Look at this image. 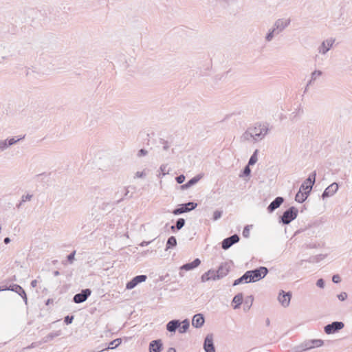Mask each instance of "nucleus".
Here are the masks:
<instances>
[{
  "mask_svg": "<svg viewBox=\"0 0 352 352\" xmlns=\"http://www.w3.org/2000/svg\"><path fill=\"white\" fill-rule=\"evenodd\" d=\"M36 285H37V280H32L31 282V286L32 287H36Z\"/></svg>",
  "mask_w": 352,
  "mask_h": 352,
  "instance_id": "6e6d98bb",
  "label": "nucleus"
},
{
  "mask_svg": "<svg viewBox=\"0 0 352 352\" xmlns=\"http://www.w3.org/2000/svg\"><path fill=\"white\" fill-rule=\"evenodd\" d=\"M201 263L199 258H195L192 262L188 263L180 267L181 270L190 271L197 267Z\"/></svg>",
  "mask_w": 352,
  "mask_h": 352,
  "instance_id": "6ab92c4d",
  "label": "nucleus"
},
{
  "mask_svg": "<svg viewBox=\"0 0 352 352\" xmlns=\"http://www.w3.org/2000/svg\"><path fill=\"white\" fill-rule=\"evenodd\" d=\"M75 254H76V251L74 250L70 254H69L67 256V261L69 262V263H73V261L74 260Z\"/></svg>",
  "mask_w": 352,
  "mask_h": 352,
  "instance_id": "37998d69",
  "label": "nucleus"
},
{
  "mask_svg": "<svg viewBox=\"0 0 352 352\" xmlns=\"http://www.w3.org/2000/svg\"><path fill=\"white\" fill-rule=\"evenodd\" d=\"M347 298V294L346 292H341L340 294L338 295V298L341 300L344 301Z\"/></svg>",
  "mask_w": 352,
  "mask_h": 352,
  "instance_id": "c03bdc74",
  "label": "nucleus"
},
{
  "mask_svg": "<svg viewBox=\"0 0 352 352\" xmlns=\"http://www.w3.org/2000/svg\"><path fill=\"white\" fill-rule=\"evenodd\" d=\"M147 175L146 169H144L142 171H137L135 173L134 178H145Z\"/></svg>",
  "mask_w": 352,
  "mask_h": 352,
  "instance_id": "e433bc0d",
  "label": "nucleus"
},
{
  "mask_svg": "<svg viewBox=\"0 0 352 352\" xmlns=\"http://www.w3.org/2000/svg\"><path fill=\"white\" fill-rule=\"evenodd\" d=\"M250 234V230L248 228V226H245L243 231V235L244 237L248 238Z\"/></svg>",
  "mask_w": 352,
  "mask_h": 352,
  "instance_id": "603ef678",
  "label": "nucleus"
},
{
  "mask_svg": "<svg viewBox=\"0 0 352 352\" xmlns=\"http://www.w3.org/2000/svg\"><path fill=\"white\" fill-rule=\"evenodd\" d=\"M250 173H251V170L250 168V166L247 165L243 169V175L245 176H248L250 174Z\"/></svg>",
  "mask_w": 352,
  "mask_h": 352,
  "instance_id": "864d4df0",
  "label": "nucleus"
},
{
  "mask_svg": "<svg viewBox=\"0 0 352 352\" xmlns=\"http://www.w3.org/2000/svg\"><path fill=\"white\" fill-rule=\"evenodd\" d=\"M159 174L157 175L158 177H163L166 175V174H168L169 169L168 168V164H162L159 168Z\"/></svg>",
  "mask_w": 352,
  "mask_h": 352,
  "instance_id": "c85d7f7f",
  "label": "nucleus"
},
{
  "mask_svg": "<svg viewBox=\"0 0 352 352\" xmlns=\"http://www.w3.org/2000/svg\"><path fill=\"white\" fill-rule=\"evenodd\" d=\"M151 241H143L140 243V245L144 247V246H146L148 245V244L151 243Z\"/></svg>",
  "mask_w": 352,
  "mask_h": 352,
  "instance_id": "5fc2aeb1",
  "label": "nucleus"
},
{
  "mask_svg": "<svg viewBox=\"0 0 352 352\" xmlns=\"http://www.w3.org/2000/svg\"><path fill=\"white\" fill-rule=\"evenodd\" d=\"M325 255H323V254H319V255H317L314 258H312V261L314 262H318L320 260H322L323 258H325Z\"/></svg>",
  "mask_w": 352,
  "mask_h": 352,
  "instance_id": "a18cd8bd",
  "label": "nucleus"
},
{
  "mask_svg": "<svg viewBox=\"0 0 352 352\" xmlns=\"http://www.w3.org/2000/svg\"><path fill=\"white\" fill-rule=\"evenodd\" d=\"M3 241L6 244H8L10 242V239L9 237H6Z\"/></svg>",
  "mask_w": 352,
  "mask_h": 352,
  "instance_id": "4d7b16f0",
  "label": "nucleus"
},
{
  "mask_svg": "<svg viewBox=\"0 0 352 352\" xmlns=\"http://www.w3.org/2000/svg\"><path fill=\"white\" fill-rule=\"evenodd\" d=\"M308 196L309 194L299 190V191L296 195L295 200L298 203H302L307 199Z\"/></svg>",
  "mask_w": 352,
  "mask_h": 352,
  "instance_id": "a878e982",
  "label": "nucleus"
},
{
  "mask_svg": "<svg viewBox=\"0 0 352 352\" xmlns=\"http://www.w3.org/2000/svg\"><path fill=\"white\" fill-rule=\"evenodd\" d=\"M250 283L256 282L263 278L268 273V270L265 267H260L253 270L247 271Z\"/></svg>",
  "mask_w": 352,
  "mask_h": 352,
  "instance_id": "7ed1b4c3",
  "label": "nucleus"
},
{
  "mask_svg": "<svg viewBox=\"0 0 352 352\" xmlns=\"http://www.w3.org/2000/svg\"><path fill=\"white\" fill-rule=\"evenodd\" d=\"M239 241V236L237 234H233L231 236L223 239L221 243V247L223 250H228Z\"/></svg>",
  "mask_w": 352,
  "mask_h": 352,
  "instance_id": "4468645a",
  "label": "nucleus"
},
{
  "mask_svg": "<svg viewBox=\"0 0 352 352\" xmlns=\"http://www.w3.org/2000/svg\"><path fill=\"white\" fill-rule=\"evenodd\" d=\"M243 283H250V280H249V276H248L247 272L239 278L236 279L233 283V285L236 286V285H238Z\"/></svg>",
  "mask_w": 352,
  "mask_h": 352,
  "instance_id": "bb28decb",
  "label": "nucleus"
},
{
  "mask_svg": "<svg viewBox=\"0 0 352 352\" xmlns=\"http://www.w3.org/2000/svg\"><path fill=\"white\" fill-rule=\"evenodd\" d=\"M189 211H190V209H188V207H187V206L185 204H182L180 206L179 208L175 209L173 211V213L175 215H178V214H182L184 212H187Z\"/></svg>",
  "mask_w": 352,
  "mask_h": 352,
  "instance_id": "7c9ffc66",
  "label": "nucleus"
},
{
  "mask_svg": "<svg viewBox=\"0 0 352 352\" xmlns=\"http://www.w3.org/2000/svg\"><path fill=\"white\" fill-rule=\"evenodd\" d=\"M228 272L229 269L226 265H222L219 267L218 270L214 272L215 274L214 275V278H218V280L222 278L228 274Z\"/></svg>",
  "mask_w": 352,
  "mask_h": 352,
  "instance_id": "aec40b11",
  "label": "nucleus"
},
{
  "mask_svg": "<svg viewBox=\"0 0 352 352\" xmlns=\"http://www.w3.org/2000/svg\"><path fill=\"white\" fill-rule=\"evenodd\" d=\"M59 274H60V273H59V272H58V271H54V275L55 276H58Z\"/></svg>",
  "mask_w": 352,
  "mask_h": 352,
  "instance_id": "bf43d9fd",
  "label": "nucleus"
},
{
  "mask_svg": "<svg viewBox=\"0 0 352 352\" xmlns=\"http://www.w3.org/2000/svg\"><path fill=\"white\" fill-rule=\"evenodd\" d=\"M322 74V72L320 70H315L311 74L310 80L308 81L307 86L305 87V91L307 89L308 87L311 86L314 82L318 79Z\"/></svg>",
  "mask_w": 352,
  "mask_h": 352,
  "instance_id": "412c9836",
  "label": "nucleus"
},
{
  "mask_svg": "<svg viewBox=\"0 0 352 352\" xmlns=\"http://www.w3.org/2000/svg\"><path fill=\"white\" fill-rule=\"evenodd\" d=\"M201 178V176H200V175H197V176L192 177L187 183H186L185 184L182 185L181 186V189L182 190H186V189L191 187L192 186L196 184L199 181V179Z\"/></svg>",
  "mask_w": 352,
  "mask_h": 352,
  "instance_id": "b1692460",
  "label": "nucleus"
},
{
  "mask_svg": "<svg viewBox=\"0 0 352 352\" xmlns=\"http://www.w3.org/2000/svg\"><path fill=\"white\" fill-rule=\"evenodd\" d=\"M60 335V331H57L54 332H51L48 335H47L45 337L43 338L40 341V344L43 343H47L55 338L56 337H58Z\"/></svg>",
  "mask_w": 352,
  "mask_h": 352,
  "instance_id": "5701e85b",
  "label": "nucleus"
},
{
  "mask_svg": "<svg viewBox=\"0 0 352 352\" xmlns=\"http://www.w3.org/2000/svg\"><path fill=\"white\" fill-rule=\"evenodd\" d=\"M291 298L292 294L290 292L285 293L282 290L278 294V300L283 307H287L289 305Z\"/></svg>",
  "mask_w": 352,
  "mask_h": 352,
  "instance_id": "9d476101",
  "label": "nucleus"
},
{
  "mask_svg": "<svg viewBox=\"0 0 352 352\" xmlns=\"http://www.w3.org/2000/svg\"><path fill=\"white\" fill-rule=\"evenodd\" d=\"M175 179L178 184H182L185 181V176L184 175H180L177 176Z\"/></svg>",
  "mask_w": 352,
  "mask_h": 352,
  "instance_id": "49530a36",
  "label": "nucleus"
},
{
  "mask_svg": "<svg viewBox=\"0 0 352 352\" xmlns=\"http://www.w3.org/2000/svg\"><path fill=\"white\" fill-rule=\"evenodd\" d=\"M332 281L335 283H339L341 281V278L338 274H335L332 277Z\"/></svg>",
  "mask_w": 352,
  "mask_h": 352,
  "instance_id": "09e8293b",
  "label": "nucleus"
},
{
  "mask_svg": "<svg viewBox=\"0 0 352 352\" xmlns=\"http://www.w3.org/2000/svg\"><path fill=\"white\" fill-rule=\"evenodd\" d=\"M147 276L146 275H138L135 276L132 280L126 283V288L127 289H132L136 287L139 283L146 281Z\"/></svg>",
  "mask_w": 352,
  "mask_h": 352,
  "instance_id": "9b49d317",
  "label": "nucleus"
},
{
  "mask_svg": "<svg viewBox=\"0 0 352 352\" xmlns=\"http://www.w3.org/2000/svg\"><path fill=\"white\" fill-rule=\"evenodd\" d=\"M222 211L215 210L213 213V220L217 221L221 217Z\"/></svg>",
  "mask_w": 352,
  "mask_h": 352,
  "instance_id": "ea45409f",
  "label": "nucleus"
},
{
  "mask_svg": "<svg viewBox=\"0 0 352 352\" xmlns=\"http://www.w3.org/2000/svg\"><path fill=\"white\" fill-rule=\"evenodd\" d=\"M284 199L281 197H277L274 201H272L267 207L269 212H272L274 210L280 207L283 203Z\"/></svg>",
  "mask_w": 352,
  "mask_h": 352,
  "instance_id": "dca6fc26",
  "label": "nucleus"
},
{
  "mask_svg": "<svg viewBox=\"0 0 352 352\" xmlns=\"http://www.w3.org/2000/svg\"><path fill=\"white\" fill-rule=\"evenodd\" d=\"M185 205H186L187 207H188V209H190V211L195 209L197 206V204L194 202H188V203L186 204Z\"/></svg>",
  "mask_w": 352,
  "mask_h": 352,
  "instance_id": "de8ad7c7",
  "label": "nucleus"
},
{
  "mask_svg": "<svg viewBox=\"0 0 352 352\" xmlns=\"http://www.w3.org/2000/svg\"><path fill=\"white\" fill-rule=\"evenodd\" d=\"M91 290L89 289H83L80 293L76 294L73 298L76 303H81L85 302L87 298L91 295Z\"/></svg>",
  "mask_w": 352,
  "mask_h": 352,
  "instance_id": "f8f14e48",
  "label": "nucleus"
},
{
  "mask_svg": "<svg viewBox=\"0 0 352 352\" xmlns=\"http://www.w3.org/2000/svg\"><path fill=\"white\" fill-rule=\"evenodd\" d=\"M257 152L258 151L256 150L254 151V153L252 154V155L250 157V160H249V162H248V164L249 166H252V165H254V164L256 163L257 160H258V158H257Z\"/></svg>",
  "mask_w": 352,
  "mask_h": 352,
  "instance_id": "f704fd0d",
  "label": "nucleus"
},
{
  "mask_svg": "<svg viewBox=\"0 0 352 352\" xmlns=\"http://www.w3.org/2000/svg\"><path fill=\"white\" fill-rule=\"evenodd\" d=\"M204 349L206 352H215V348L213 343V335L209 333L204 340Z\"/></svg>",
  "mask_w": 352,
  "mask_h": 352,
  "instance_id": "ddd939ff",
  "label": "nucleus"
},
{
  "mask_svg": "<svg viewBox=\"0 0 352 352\" xmlns=\"http://www.w3.org/2000/svg\"><path fill=\"white\" fill-rule=\"evenodd\" d=\"M305 349L304 347H302V342L299 345H297L293 348L294 352H302L305 351Z\"/></svg>",
  "mask_w": 352,
  "mask_h": 352,
  "instance_id": "a19ab883",
  "label": "nucleus"
},
{
  "mask_svg": "<svg viewBox=\"0 0 352 352\" xmlns=\"http://www.w3.org/2000/svg\"><path fill=\"white\" fill-rule=\"evenodd\" d=\"M185 225V220L184 219H182V218H179L177 219V222H176V225L175 226H172L170 227V229L172 230H174L175 228H176L177 230H180L182 229Z\"/></svg>",
  "mask_w": 352,
  "mask_h": 352,
  "instance_id": "72a5a7b5",
  "label": "nucleus"
},
{
  "mask_svg": "<svg viewBox=\"0 0 352 352\" xmlns=\"http://www.w3.org/2000/svg\"><path fill=\"white\" fill-rule=\"evenodd\" d=\"M160 144L162 145L161 151L162 153H164V154L166 155V153H168V151H169L171 144L164 139H160Z\"/></svg>",
  "mask_w": 352,
  "mask_h": 352,
  "instance_id": "cd10ccee",
  "label": "nucleus"
},
{
  "mask_svg": "<svg viewBox=\"0 0 352 352\" xmlns=\"http://www.w3.org/2000/svg\"><path fill=\"white\" fill-rule=\"evenodd\" d=\"M177 245V239L175 236H170L166 242V250H168L170 248H174Z\"/></svg>",
  "mask_w": 352,
  "mask_h": 352,
  "instance_id": "473e14b6",
  "label": "nucleus"
},
{
  "mask_svg": "<svg viewBox=\"0 0 352 352\" xmlns=\"http://www.w3.org/2000/svg\"><path fill=\"white\" fill-rule=\"evenodd\" d=\"M269 131L266 124H256L250 126L241 136L242 142H255L263 140Z\"/></svg>",
  "mask_w": 352,
  "mask_h": 352,
  "instance_id": "f257e3e1",
  "label": "nucleus"
},
{
  "mask_svg": "<svg viewBox=\"0 0 352 352\" xmlns=\"http://www.w3.org/2000/svg\"><path fill=\"white\" fill-rule=\"evenodd\" d=\"M215 274L214 272L212 270H208L205 272L201 277V280L202 282H206L210 280H218V278H214V275Z\"/></svg>",
  "mask_w": 352,
  "mask_h": 352,
  "instance_id": "393cba45",
  "label": "nucleus"
},
{
  "mask_svg": "<svg viewBox=\"0 0 352 352\" xmlns=\"http://www.w3.org/2000/svg\"><path fill=\"white\" fill-rule=\"evenodd\" d=\"M73 319H74V316H67L65 319H64V322L67 324H69L72 322L73 321Z\"/></svg>",
  "mask_w": 352,
  "mask_h": 352,
  "instance_id": "3c124183",
  "label": "nucleus"
},
{
  "mask_svg": "<svg viewBox=\"0 0 352 352\" xmlns=\"http://www.w3.org/2000/svg\"><path fill=\"white\" fill-rule=\"evenodd\" d=\"M205 320L202 314H195L192 320V324L195 328H200L204 324Z\"/></svg>",
  "mask_w": 352,
  "mask_h": 352,
  "instance_id": "a211bd4d",
  "label": "nucleus"
},
{
  "mask_svg": "<svg viewBox=\"0 0 352 352\" xmlns=\"http://www.w3.org/2000/svg\"><path fill=\"white\" fill-rule=\"evenodd\" d=\"M338 190V184L336 182L332 183L327 188H325L324 191L322 194V199H325L329 197L333 196Z\"/></svg>",
  "mask_w": 352,
  "mask_h": 352,
  "instance_id": "2eb2a0df",
  "label": "nucleus"
},
{
  "mask_svg": "<svg viewBox=\"0 0 352 352\" xmlns=\"http://www.w3.org/2000/svg\"><path fill=\"white\" fill-rule=\"evenodd\" d=\"M302 347H304L305 351L314 349L313 348V345L311 344V340H305V342H302Z\"/></svg>",
  "mask_w": 352,
  "mask_h": 352,
  "instance_id": "4c0bfd02",
  "label": "nucleus"
},
{
  "mask_svg": "<svg viewBox=\"0 0 352 352\" xmlns=\"http://www.w3.org/2000/svg\"><path fill=\"white\" fill-rule=\"evenodd\" d=\"M162 346L163 344L161 340H153L149 344V352H160Z\"/></svg>",
  "mask_w": 352,
  "mask_h": 352,
  "instance_id": "f3484780",
  "label": "nucleus"
},
{
  "mask_svg": "<svg viewBox=\"0 0 352 352\" xmlns=\"http://www.w3.org/2000/svg\"><path fill=\"white\" fill-rule=\"evenodd\" d=\"M32 197V195H30V194H27V195H23L22 197H21V201L18 205V207H19L22 204L23 202L30 201Z\"/></svg>",
  "mask_w": 352,
  "mask_h": 352,
  "instance_id": "58836bf2",
  "label": "nucleus"
},
{
  "mask_svg": "<svg viewBox=\"0 0 352 352\" xmlns=\"http://www.w3.org/2000/svg\"><path fill=\"white\" fill-rule=\"evenodd\" d=\"M243 294L241 293L236 294L232 302L235 303L236 305L234 306V309H238L240 306V305L243 302Z\"/></svg>",
  "mask_w": 352,
  "mask_h": 352,
  "instance_id": "c756f323",
  "label": "nucleus"
},
{
  "mask_svg": "<svg viewBox=\"0 0 352 352\" xmlns=\"http://www.w3.org/2000/svg\"><path fill=\"white\" fill-rule=\"evenodd\" d=\"M344 324L342 322L335 321L326 325L324 328V330L327 334H332L341 330L344 328Z\"/></svg>",
  "mask_w": 352,
  "mask_h": 352,
  "instance_id": "6e6552de",
  "label": "nucleus"
},
{
  "mask_svg": "<svg viewBox=\"0 0 352 352\" xmlns=\"http://www.w3.org/2000/svg\"><path fill=\"white\" fill-rule=\"evenodd\" d=\"M316 285L320 288H323L324 287V281L322 278H320L316 282Z\"/></svg>",
  "mask_w": 352,
  "mask_h": 352,
  "instance_id": "8fccbe9b",
  "label": "nucleus"
},
{
  "mask_svg": "<svg viewBox=\"0 0 352 352\" xmlns=\"http://www.w3.org/2000/svg\"><path fill=\"white\" fill-rule=\"evenodd\" d=\"M311 344L313 345V348L320 347V346H322L324 344V341L320 339H314V340H311Z\"/></svg>",
  "mask_w": 352,
  "mask_h": 352,
  "instance_id": "c9c22d12",
  "label": "nucleus"
},
{
  "mask_svg": "<svg viewBox=\"0 0 352 352\" xmlns=\"http://www.w3.org/2000/svg\"><path fill=\"white\" fill-rule=\"evenodd\" d=\"M167 352H176V350L175 348L171 347L168 349Z\"/></svg>",
  "mask_w": 352,
  "mask_h": 352,
  "instance_id": "13d9d810",
  "label": "nucleus"
},
{
  "mask_svg": "<svg viewBox=\"0 0 352 352\" xmlns=\"http://www.w3.org/2000/svg\"><path fill=\"white\" fill-rule=\"evenodd\" d=\"M6 290H10V291L17 293L19 296H21L23 298L25 304H27L28 298H27L25 292L20 285H16V284H13V285H11L9 287H6V288L1 287L0 288V291H6Z\"/></svg>",
  "mask_w": 352,
  "mask_h": 352,
  "instance_id": "1a4fd4ad",
  "label": "nucleus"
},
{
  "mask_svg": "<svg viewBox=\"0 0 352 352\" xmlns=\"http://www.w3.org/2000/svg\"><path fill=\"white\" fill-rule=\"evenodd\" d=\"M298 214V210L292 206L286 210L281 216V221L283 224H289L295 219Z\"/></svg>",
  "mask_w": 352,
  "mask_h": 352,
  "instance_id": "423d86ee",
  "label": "nucleus"
},
{
  "mask_svg": "<svg viewBox=\"0 0 352 352\" xmlns=\"http://www.w3.org/2000/svg\"><path fill=\"white\" fill-rule=\"evenodd\" d=\"M316 173L314 171L311 173L307 179L301 184L300 189V191H303L309 195L312 190L313 186L316 182Z\"/></svg>",
  "mask_w": 352,
  "mask_h": 352,
  "instance_id": "39448f33",
  "label": "nucleus"
},
{
  "mask_svg": "<svg viewBox=\"0 0 352 352\" xmlns=\"http://www.w3.org/2000/svg\"><path fill=\"white\" fill-rule=\"evenodd\" d=\"M163 155H165L164 153L162 154ZM166 157H168L167 153L166 154Z\"/></svg>",
  "mask_w": 352,
  "mask_h": 352,
  "instance_id": "052dcab7",
  "label": "nucleus"
},
{
  "mask_svg": "<svg viewBox=\"0 0 352 352\" xmlns=\"http://www.w3.org/2000/svg\"><path fill=\"white\" fill-rule=\"evenodd\" d=\"M181 326V322L178 320H173L166 324V329L169 332H175V331Z\"/></svg>",
  "mask_w": 352,
  "mask_h": 352,
  "instance_id": "4be33fe9",
  "label": "nucleus"
},
{
  "mask_svg": "<svg viewBox=\"0 0 352 352\" xmlns=\"http://www.w3.org/2000/svg\"><path fill=\"white\" fill-rule=\"evenodd\" d=\"M147 154H148V151L146 149L141 148L140 150L138 151V152L137 153V156L138 157H141L146 155Z\"/></svg>",
  "mask_w": 352,
  "mask_h": 352,
  "instance_id": "79ce46f5",
  "label": "nucleus"
},
{
  "mask_svg": "<svg viewBox=\"0 0 352 352\" xmlns=\"http://www.w3.org/2000/svg\"><path fill=\"white\" fill-rule=\"evenodd\" d=\"M181 322V326L179 327V332L181 333H185L189 328L190 323L187 319L184 320Z\"/></svg>",
  "mask_w": 352,
  "mask_h": 352,
  "instance_id": "2f4dec72",
  "label": "nucleus"
},
{
  "mask_svg": "<svg viewBox=\"0 0 352 352\" xmlns=\"http://www.w3.org/2000/svg\"><path fill=\"white\" fill-rule=\"evenodd\" d=\"M291 23L289 18H281L275 21L265 37L266 42H271L274 37L281 33Z\"/></svg>",
  "mask_w": 352,
  "mask_h": 352,
  "instance_id": "f03ea898",
  "label": "nucleus"
},
{
  "mask_svg": "<svg viewBox=\"0 0 352 352\" xmlns=\"http://www.w3.org/2000/svg\"><path fill=\"white\" fill-rule=\"evenodd\" d=\"M336 39L333 38H329L326 40H324L318 48V53L322 55L326 54L332 47Z\"/></svg>",
  "mask_w": 352,
  "mask_h": 352,
  "instance_id": "0eeeda50",
  "label": "nucleus"
},
{
  "mask_svg": "<svg viewBox=\"0 0 352 352\" xmlns=\"http://www.w3.org/2000/svg\"><path fill=\"white\" fill-rule=\"evenodd\" d=\"M25 135L14 136L5 140H0V152L8 149L10 146L16 144L20 140L24 139Z\"/></svg>",
  "mask_w": 352,
  "mask_h": 352,
  "instance_id": "20e7f679",
  "label": "nucleus"
}]
</instances>
